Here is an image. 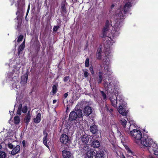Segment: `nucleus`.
<instances>
[{"instance_id": "nucleus-10", "label": "nucleus", "mask_w": 158, "mask_h": 158, "mask_svg": "<svg viewBox=\"0 0 158 158\" xmlns=\"http://www.w3.org/2000/svg\"><path fill=\"white\" fill-rule=\"evenodd\" d=\"M89 131L93 135H95L96 136H97V134H98V126L95 124L92 125L90 126Z\"/></svg>"}, {"instance_id": "nucleus-18", "label": "nucleus", "mask_w": 158, "mask_h": 158, "mask_svg": "<svg viewBox=\"0 0 158 158\" xmlns=\"http://www.w3.org/2000/svg\"><path fill=\"white\" fill-rule=\"evenodd\" d=\"M83 102L84 105V108L83 109H92L93 102L91 101L88 102L84 101Z\"/></svg>"}, {"instance_id": "nucleus-33", "label": "nucleus", "mask_w": 158, "mask_h": 158, "mask_svg": "<svg viewBox=\"0 0 158 158\" xmlns=\"http://www.w3.org/2000/svg\"><path fill=\"white\" fill-rule=\"evenodd\" d=\"M57 85H54L52 86V95H54L58 91V89L57 87Z\"/></svg>"}, {"instance_id": "nucleus-24", "label": "nucleus", "mask_w": 158, "mask_h": 158, "mask_svg": "<svg viewBox=\"0 0 158 158\" xmlns=\"http://www.w3.org/2000/svg\"><path fill=\"white\" fill-rule=\"evenodd\" d=\"M110 52L109 51H106L105 52V56H104V61L106 62L109 60V58L110 56Z\"/></svg>"}, {"instance_id": "nucleus-28", "label": "nucleus", "mask_w": 158, "mask_h": 158, "mask_svg": "<svg viewBox=\"0 0 158 158\" xmlns=\"http://www.w3.org/2000/svg\"><path fill=\"white\" fill-rule=\"evenodd\" d=\"M109 31V29L105 28H103L102 30V35L101 36L102 38L107 37L108 38V36H106L107 32Z\"/></svg>"}, {"instance_id": "nucleus-60", "label": "nucleus", "mask_w": 158, "mask_h": 158, "mask_svg": "<svg viewBox=\"0 0 158 158\" xmlns=\"http://www.w3.org/2000/svg\"><path fill=\"white\" fill-rule=\"evenodd\" d=\"M114 7V5H112V6H111V8H113V7Z\"/></svg>"}, {"instance_id": "nucleus-49", "label": "nucleus", "mask_w": 158, "mask_h": 158, "mask_svg": "<svg viewBox=\"0 0 158 158\" xmlns=\"http://www.w3.org/2000/svg\"><path fill=\"white\" fill-rule=\"evenodd\" d=\"M30 5H29L28 6V9L27 10V13H26V17H25L26 19V18L27 17V16L28 14V13H29V9H30Z\"/></svg>"}, {"instance_id": "nucleus-30", "label": "nucleus", "mask_w": 158, "mask_h": 158, "mask_svg": "<svg viewBox=\"0 0 158 158\" xmlns=\"http://www.w3.org/2000/svg\"><path fill=\"white\" fill-rule=\"evenodd\" d=\"M156 147H157V144H156L155 146H153L152 145H149V146H147V147L148 148V150L149 152L150 153H152V152H153L154 150V148H156Z\"/></svg>"}, {"instance_id": "nucleus-39", "label": "nucleus", "mask_w": 158, "mask_h": 158, "mask_svg": "<svg viewBox=\"0 0 158 158\" xmlns=\"http://www.w3.org/2000/svg\"><path fill=\"white\" fill-rule=\"evenodd\" d=\"M23 36L22 35H19V37L18 38V40H17V42L18 43L20 41H22L23 39Z\"/></svg>"}, {"instance_id": "nucleus-53", "label": "nucleus", "mask_w": 158, "mask_h": 158, "mask_svg": "<svg viewBox=\"0 0 158 158\" xmlns=\"http://www.w3.org/2000/svg\"><path fill=\"white\" fill-rule=\"evenodd\" d=\"M28 109H22V111L23 113H25L27 111Z\"/></svg>"}, {"instance_id": "nucleus-11", "label": "nucleus", "mask_w": 158, "mask_h": 158, "mask_svg": "<svg viewBox=\"0 0 158 158\" xmlns=\"http://www.w3.org/2000/svg\"><path fill=\"white\" fill-rule=\"evenodd\" d=\"M62 155L63 158H71L72 153L66 150H63L62 152Z\"/></svg>"}, {"instance_id": "nucleus-46", "label": "nucleus", "mask_w": 158, "mask_h": 158, "mask_svg": "<svg viewBox=\"0 0 158 158\" xmlns=\"http://www.w3.org/2000/svg\"><path fill=\"white\" fill-rule=\"evenodd\" d=\"M69 79V76H66L64 77V82L67 81Z\"/></svg>"}, {"instance_id": "nucleus-6", "label": "nucleus", "mask_w": 158, "mask_h": 158, "mask_svg": "<svg viewBox=\"0 0 158 158\" xmlns=\"http://www.w3.org/2000/svg\"><path fill=\"white\" fill-rule=\"evenodd\" d=\"M131 4L130 2H128L125 3L124 7L123 9L121 11V12H119V15H120V19L122 18H123L124 17V15H123V13H124V14H126L128 11L129 9L130 8L131 6Z\"/></svg>"}, {"instance_id": "nucleus-52", "label": "nucleus", "mask_w": 158, "mask_h": 158, "mask_svg": "<svg viewBox=\"0 0 158 158\" xmlns=\"http://www.w3.org/2000/svg\"><path fill=\"white\" fill-rule=\"evenodd\" d=\"M22 144L23 146V147L25 148L26 146V142L25 140H23L22 141Z\"/></svg>"}, {"instance_id": "nucleus-51", "label": "nucleus", "mask_w": 158, "mask_h": 158, "mask_svg": "<svg viewBox=\"0 0 158 158\" xmlns=\"http://www.w3.org/2000/svg\"><path fill=\"white\" fill-rule=\"evenodd\" d=\"M68 92L65 93L63 95L64 98V99L66 98L68 96Z\"/></svg>"}, {"instance_id": "nucleus-55", "label": "nucleus", "mask_w": 158, "mask_h": 158, "mask_svg": "<svg viewBox=\"0 0 158 158\" xmlns=\"http://www.w3.org/2000/svg\"><path fill=\"white\" fill-rule=\"evenodd\" d=\"M107 111H109L111 113L113 111V109H107Z\"/></svg>"}, {"instance_id": "nucleus-9", "label": "nucleus", "mask_w": 158, "mask_h": 158, "mask_svg": "<svg viewBox=\"0 0 158 158\" xmlns=\"http://www.w3.org/2000/svg\"><path fill=\"white\" fill-rule=\"evenodd\" d=\"M60 140L61 143L65 144L69 143L70 141L69 136L65 134H63L61 135Z\"/></svg>"}, {"instance_id": "nucleus-58", "label": "nucleus", "mask_w": 158, "mask_h": 158, "mask_svg": "<svg viewBox=\"0 0 158 158\" xmlns=\"http://www.w3.org/2000/svg\"><path fill=\"white\" fill-rule=\"evenodd\" d=\"M56 100H53V103H55L56 102Z\"/></svg>"}, {"instance_id": "nucleus-5", "label": "nucleus", "mask_w": 158, "mask_h": 158, "mask_svg": "<svg viewBox=\"0 0 158 158\" xmlns=\"http://www.w3.org/2000/svg\"><path fill=\"white\" fill-rule=\"evenodd\" d=\"M107 67L108 68H106L107 73H106L105 74L106 77H104L103 79V84L104 87L108 85V84L109 83V82H112V80L110 79L109 77L111 75V70L108 68V66Z\"/></svg>"}, {"instance_id": "nucleus-23", "label": "nucleus", "mask_w": 158, "mask_h": 158, "mask_svg": "<svg viewBox=\"0 0 158 158\" xmlns=\"http://www.w3.org/2000/svg\"><path fill=\"white\" fill-rule=\"evenodd\" d=\"M105 87L106 89L108 91L111 92H112V90L114 89V85L113 86L112 83L111 82H109V83L108 84V85L106 86Z\"/></svg>"}, {"instance_id": "nucleus-59", "label": "nucleus", "mask_w": 158, "mask_h": 158, "mask_svg": "<svg viewBox=\"0 0 158 158\" xmlns=\"http://www.w3.org/2000/svg\"><path fill=\"white\" fill-rule=\"evenodd\" d=\"M2 148V146L0 144V149Z\"/></svg>"}, {"instance_id": "nucleus-7", "label": "nucleus", "mask_w": 158, "mask_h": 158, "mask_svg": "<svg viewBox=\"0 0 158 158\" xmlns=\"http://www.w3.org/2000/svg\"><path fill=\"white\" fill-rule=\"evenodd\" d=\"M117 96L118 94L116 93H114L112 94L110 98L112 105L114 107H115L117 106Z\"/></svg>"}, {"instance_id": "nucleus-17", "label": "nucleus", "mask_w": 158, "mask_h": 158, "mask_svg": "<svg viewBox=\"0 0 158 158\" xmlns=\"http://www.w3.org/2000/svg\"><path fill=\"white\" fill-rule=\"evenodd\" d=\"M20 147L19 145H17L15 147L13 148V149L11 152V154L13 155H15L16 154L19 153Z\"/></svg>"}, {"instance_id": "nucleus-31", "label": "nucleus", "mask_w": 158, "mask_h": 158, "mask_svg": "<svg viewBox=\"0 0 158 158\" xmlns=\"http://www.w3.org/2000/svg\"><path fill=\"white\" fill-rule=\"evenodd\" d=\"M95 158H104V155L103 152H98L95 154Z\"/></svg>"}, {"instance_id": "nucleus-40", "label": "nucleus", "mask_w": 158, "mask_h": 158, "mask_svg": "<svg viewBox=\"0 0 158 158\" xmlns=\"http://www.w3.org/2000/svg\"><path fill=\"white\" fill-rule=\"evenodd\" d=\"M100 92L101 94L102 97H103V99L105 100L106 98V94L103 91H101Z\"/></svg>"}, {"instance_id": "nucleus-2", "label": "nucleus", "mask_w": 158, "mask_h": 158, "mask_svg": "<svg viewBox=\"0 0 158 158\" xmlns=\"http://www.w3.org/2000/svg\"><path fill=\"white\" fill-rule=\"evenodd\" d=\"M90 135L86 134L83 135L81 136L80 141V148L84 150H87L89 149V145L88 143L90 139Z\"/></svg>"}, {"instance_id": "nucleus-50", "label": "nucleus", "mask_w": 158, "mask_h": 158, "mask_svg": "<svg viewBox=\"0 0 158 158\" xmlns=\"http://www.w3.org/2000/svg\"><path fill=\"white\" fill-rule=\"evenodd\" d=\"M22 109H18L17 112V114L19 115H20L21 114Z\"/></svg>"}, {"instance_id": "nucleus-61", "label": "nucleus", "mask_w": 158, "mask_h": 158, "mask_svg": "<svg viewBox=\"0 0 158 158\" xmlns=\"http://www.w3.org/2000/svg\"><path fill=\"white\" fill-rule=\"evenodd\" d=\"M122 158H126L125 157V156L123 155Z\"/></svg>"}, {"instance_id": "nucleus-21", "label": "nucleus", "mask_w": 158, "mask_h": 158, "mask_svg": "<svg viewBox=\"0 0 158 158\" xmlns=\"http://www.w3.org/2000/svg\"><path fill=\"white\" fill-rule=\"evenodd\" d=\"M25 46V40L20 44L18 49V55H19L22 53V51L23 50Z\"/></svg>"}, {"instance_id": "nucleus-47", "label": "nucleus", "mask_w": 158, "mask_h": 158, "mask_svg": "<svg viewBox=\"0 0 158 158\" xmlns=\"http://www.w3.org/2000/svg\"><path fill=\"white\" fill-rule=\"evenodd\" d=\"M89 74L88 72L87 71H85L84 74V77L85 78L89 76Z\"/></svg>"}, {"instance_id": "nucleus-37", "label": "nucleus", "mask_w": 158, "mask_h": 158, "mask_svg": "<svg viewBox=\"0 0 158 158\" xmlns=\"http://www.w3.org/2000/svg\"><path fill=\"white\" fill-rule=\"evenodd\" d=\"M40 45L39 42L37 44L35 48L36 52H38L40 50Z\"/></svg>"}, {"instance_id": "nucleus-45", "label": "nucleus", "mask_w": 158, "mask_h": 158, "mask_svg": "<svg viewBox=\"0 0 158 158\" xmlns=\"http://www.w3.org/2000/svg\"><path fill=\"white\" fill-rule=\"evenodd\" d=\"M89 69L92 74H94V72L92 66L90 67L89 68Z\"/></svg>"}, {"instance_id": "nucleus-25", "label": "nucleus", "mask_w": 158, "mask_h": 158, "mask_svg": "<svg viewBox=\"0 0 158 158\" xmlns=\"http://www.w3.org/2000/svg\"><path fill=\"white\" fill-rule=\"evenodd\" d=\"M41 114L40 113H38L36 117L35 118L33 119L34 122L35 123H39L41 120Z\"/></svg>"}, {"instance_id": "nucleus-44", "label": "nucleus", "mask_w": 158, "mask_h": 158, "mask_svg": "<svg viewBox=\"0 0 158 158\" xmlns=\"http://www.w3.org/2000/svg\"><path fill=\"white\" fill-rule=\"evenodd\" d=\"M8 147L10 149H12L14 148V146L13 144L10 143H9L8 144Z\"/></svg>"}, {"instance_id": "nucleus-41", "label": "nucleus", "mask_w": 158, "mask_h": 158, "mask_svg": "<svg viewBox=\"0 0 158 158\" xmlns=\"http://www.w3.org/2000/svg\"><path fill=\"white\" fill-rule=\"evenodd\" d=\"M153 152L155 155L156 156V155H158V147L157 145L156 148H154Z\"/></svg>"}, {"instance_id": "nucleus-32", "label": "nucleus", "mask_w": 158, "mask_h": 158, "mask_svg": "<svg viewBox=\"0 0 158 158\" xmlns=\"http://www.w3.org/2000/svg\"><path fill=\"white\" fill-rule=\"evenodd\" d=\"M92 109H84L83 112L84 115L89 116L92 112Z\"/></svg>"}, {"instance_id": "nucleus-15", "label": "nucleus", "mask_w": 158, "mask_h": 158, "mask_svg": "<svg viewBox=\"0 0 158 158\" xmlns=\"http://www.w3.org/2000/svg\"><path fill=\"white\" fill-rule=\"evenodd\" d=\"M43 134L44 135V137L43 138V143L46 147H48L47 144L48 133L45 129L43 131Z\"/></svg>"}, {"instance_id": "nucleus-27", "label": "nucleus", "mask_w": 158, "mask_h": 158, "mask_svg": "<svg viewBox=\"0 0 158 158\" xmlns=\"http://www.w3.org/2000/svg\"><path fill=\"white\" fill-rule=\"evenodd\" d=\"M118 110V112L123 116H126L127 113V110H126V109H117Z\"/></svg>"}, {"instance_id": "nucleus-62", "label": "nucleus", "mask_w": 158, "mask_h": 158, "mask_svg": "<svg viewBox=\"0 0 158 158\" xmlns=\"http://www.w3.org/2000/svg\"><path fill=\"white\" fill-rule=\"evenodd\" d=\"M150 158H154L151 156L150 157Z\"/></svg>"}, {"instance_id": "nucleus-8", "label": "nucleus", "mask_w": 158, "mask_h": 158, "mask_svg": "<svg viewBox=\"0 0 158 158\" xmlns=\"http://www.w3.org/2000/svg\"><path fill=\"white\" fill-rule=\"evenodd\" d=\"M86 153H85L84 156L85 158H93L95 157V152L92 150H89V148L87 150Z\"/></svg>"}, {"instance_id": "nucleus-20", "label": "nucleus", "mask_w": 158, "mask_h": 158, "mask_svg": "<svg viewBox=\"0 0 158 158\" xmlns=\"http://www.w3.org/2000/svg\"><path fill=\"white\" fill-rule=\"evenodd\" d=\"M98 74V76L96 77L95 78V81H97L98 84H99L101 83L102 81H103V73L102 72H99Z\"/></svg>"}, {"instance_id": "nucleus-35", "label": "nucleus", "mask_w": 158, "mask_h": 158, "mask_svg": "<svg viewBox=\"0 0 158 158\" xmlns=\"http://www.w3.org/2000/svg\"><path fill=\"white\" fill-rule=\"evenodd\" d=\"M14 123L16 124H19L20 122V118L18 116H16L14 118Z\"/></svg>"}, {"instance_id": "nucleus-12", "label": "nucleus", "mask_w": 158, "mask_h": 158, "mask_svg": "<svg viewBox=\"0 0 158 158\" xmlns=\"http://www.w3.org/2000/svg\"><path fill=\"white\" fill-rule=\"evenodd\" d=\"M119 102L120 103L119 104L117 103V106L115 108H117V109H125L126 107L127 104L122 99L119 100Z\"/></svg>"}, {"instance_id": "nucleus-56", "label": "nucleus", "mask_w": 158, "mask_h": 158, "mask_svg": "<svg viewBox=\"0 0 158 158\" xmlns=\"http://www.w3.org/2000/svg\"><path fill=\"white\" fill-rule=\"evenodd\" d=\"M114 34H115V35H117L118 34H119V33H118V31L116 30L115 31V32Z\"/></svg>"}, {"instance_id": "nucleus-36", "label": "nucleus", "mask_w": 158, "mask_h": 158, "mask_svg": "<svg viewBox=\"0 0 158 158\" xmlns=\"http://www.w3.org/2000/svg\"><path fill=\"white\" fill-rule=\"evenodd\" d=\"M6 156V154L5 152L0 151V158H5Z\"/></svg>"}, {"instance_id": "nucleus-64", "label": "nucleus", "mask_w": 158, "mask_h": 158, "mask_svg": "<svg viewBox=\"0 0 158 158\" xmlns=\"http://www.w3.org/2000/svg\"><path fill=\"white\" fill-rule=\"evenodd\" d=\"M106 106V109H108V108H107V106Z\"/></svg>"}, {"instance_id": "nucleus-22", "label": "nucleus", "mask_w": 158, "mask_h": 158, "mask_svg": "<svg viewBox=\"0 0 158 158\" xmlns=\"http://www.w3.org/2000/svg\"><path fill=\"white\" fill-rule=\"evenodd\" d=\"M91 145L94 148H98L100 145L99 141L98 140H93L91 143Z\"/></svg>"}, {"instance_id": "nucleus-43", "label": "nucleus", "mask_w": 158, "mask_h": 158, "mask_svg": "<svg viewBox=\"0 0 158 158\" xmlns=\"http://www.w3.org/2000/svg\"><path fill=\"white\" fill-rule=\"evenodd\" d=\"M127 152L129 154L131 155L134 156V153L132 151L130 148H128L127 150Z\"/></svg>"}, {"instance_id": "nucleus-29", "label": "nucleus", "mask_w": 158, "mask_h": 158, "mask_svg": "<svg viewBox=\"0 0 158 158\" xmlns=\"http://www.w3.org/2000/svg\"><path fill=\"white\" fill-rule=\"evenodd\" d=\"M83 101L78 102L75 109H83L84 108Z\"/></svg>"}, {"instance_id": "nucleus-13", "label": "nucleus", "mask_w": 158, "mask_h": 158, "mask_svg": "<svg viewBox=\"0 0 158 158\" xmlns=\"http://www.w3.org/2000/svg\"><path fill=\"white\" fill-rule=\"evenodd\" d=\"M28 75L29 72L27 71L26 72L25 74L21 77V83L22 84H25L27 83Z\"/></svg>"}, {"instance_id": "nucleus-14", "label": "nucleus", "mask_w": 158, "mask_h": 158, "mask_svg": "<svg viewBox=\"0 0 158 158\" xmlns=\"http://www.w3.org/2000/svg\"><path fill=\"white\" fill-rule=\"evenodd\" d=\"M23 105V108H22V104L20 102H17V103L15 105L14 109H15V107H18V109H28L27 106L25 102H24Z\"/></svg>"}, {"instance_id": "nucleus-38", "label": "nucleus", "mask_w": 158, "mask_h": 158, "mask_svg": "<svg viewBox=\"0 0 158 158\" xmlns=\"http://www.w3.org/2000/svg\"><path fill=\"white\" fill-rule=\"evenodd\" d=\"M89 59H86L85 62V66L86 67H88L89 65Z\"/></svg>"}, {"instance_id": "nucleus-57", "label": "nucleus", "mask_w": 158, "mask_h": 158, "mask_svg": "<svg viewBox=\"0 0 158 158\" xmlns=\"http://www.w3.org/2000/svg\"><path fill=\"white\" fill-rule=\"evenodd\" d=\"M109 27L106 25H105V26L103 27V28H108V29H109Z\"/></svg>"}, {"instance_id": "nucleus-48", "label": "nucleus", "mask_w": 158, "mask_h": 158, "mask_svg": "<svg viewBox=\"0 0 158 158\" xmlns=\"http://www.w3.org/2000/svg\"><path fill=\"white\" fill-rule=\"evenodd\" d=\"M110 22L108 20H106L105 23V25L109 27Z\"/></svg>"}, {"instance_id": "nucleus-3", "label": "nucleus", "mask_w": 158, "mask_h": 158, "mask_svg": "<svg viewBox=\"0 0 158 158\" xmlns=\"http://www.w3.org/2000/svg\"><path fill=\"white\" fill-rule=\"evenodd\" d=\"M141 143L143 145L146 147L150 145L153 146L156 145V144L153 141L152 139L150 138L147 135H143Z\"/></svg>"}, {"instance_id": "nucleus-16", "label": "nucleus", "mask_w": 158, "mask_h": 158, "mask_svg": "<svg viewBox=\"0 0 158 158\" xmlns=\"http://www.w3.org/2000/svg\"><path fill=\"white\" fill-rule=\"evenodd\" d=\"M102 52L101 47H99L98 48L96 53V56L97 60H100L102 59Z\"/></svg>"}, {"instance_id": "nucleus-1", "label": "nucleus", "mask_w": 158, "mask_h": 158, "mask_svg": "<svg viewBox=\"0 0 158 158\" xmlns=\"http://www.w3.org/2000/svg\"><path fill=\"white\" fill-rule=\"evenodd\" d=\"M77 110V112L72 111L69 116V120L71 121H73L72 122V126L75 129L79 127L80 123L83 120L82 110L81 109Z\"/></svg>"}, {"instance_id": "nucleus-34", "label": "nucleus", "mask_w": 158, "mask_h": 158, "mask_svg": "<svg viewBox=\"0 0 158 158\" xmlns=\"http://www.w3.org/2000/svg\"><path fill=\"white\" fill-rule=\"evenodd\" d=\"M31 118L28 116H25L24 118V121L26 123V125L27 126L29 124V122L30 121Z\"/></svg>"}, {"instance_id": "nucleus-4", "label": "nucleus", "mask_w": 158, "mask_h": 158, "mask_svg": "<svg viewBox=\"0 0 158 158\" xmlns=\"http://www.w3.org/2000/svg\"><path fill=\"white\" fill-rule=\"evenodd\" d=\"M128 133L133 138L137 140H141L143 137L141 132L137 129H134L132 131H131L129 132Z\"/></svg>"}, {"instance_id": "nucleus-63", "label": "nucleus", "mask_w": 158, "mask_h": 158, "mask_svg": "<svg viewBox=\"0 0 158 158\" xmlns=\"http://www.w3.org/2000/svg\"><path fill=\"white\" fill-rule=\"evenodd\" d=\"M128 125H130V126H131V124H130V123H128Z\"/></svg>"}, {"instance_id": "nucleus-26", "label": "nucleus", "mask_w": 158, "mask_h": 158, "mask_svg": "<svg viewBox=\"0 0 158 158\" xmlns=\"http://www.w3.org/2000/svg\"><path fill=\"white\" fill-rule=\"evenodd\" d=\"M121 124L123 126L124 128H125V131H129L130 130V127H129L128 128H127L126 127V126L127 123V121L125 119L121 120L120 122Z\"/></svg>"}, {"instance_id": "nucleus-19", "label": "nucleus", "mask_w": 158, "mask_h": 158, "mask_svg": "<svg viewBox=\"0 0 158 158\" xmlns=\"http://www.w3.org/2000/svg\"><path fill=\"white\" fill-rule=\"evenodd\" d=\"M60 12L62 15H64L65 14H66L67 12L64 2H62L61 3Z\"/></svg>"}, {"instance_id": "nucleus-42", "label": "nucleus", "mask_w": 158, "mask_h": 158, "mask_svg": "<svg viewBox=\"0 0 158 158\" xmlns=\"http://www.w3.org/2000/svg\"><path fill=\"white\" fill-rule=\"evenodd\" d=\"M60 27V26H59L57 25L56 26H54L53 28V31L56 32V31Z\"/></svg>"}, {"instance_id": "nucleus-54", "label": "nucleus", "mask_w": 158, "mask_h": 158, "mask_svg": "<svg viewBox=\"0 0 158 158\" xmlns=\"http://www.w3.org/2000/svg\"><path fill=\"white\" fill-rule=\"evenodd\" d=\"M26 116H28V117H31V114H30V111H29L28 112L27 114V115Z\"/></svg>"}]
</instances>
